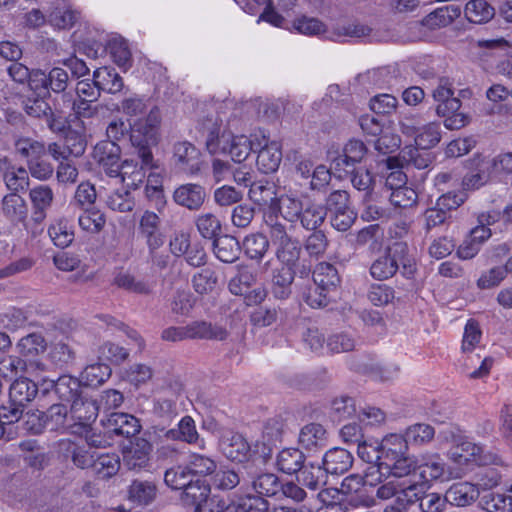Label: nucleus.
Segmentation results:
<instances>
[{
    "instance_id": "4d7b16f0",
    "label": "nucleus",
    "mask_w": 512,
    "mask_h": 512,
    "mask_svg": "<svg viewBox=\"0 0 512 512\" xmlns=\"http://www.w3.org/2000/svg\"><path fill=\"white\" fill-rule=\"evenodd\" d=\"M378 474L376 471L370 469L367 470L365 478L358 474H351L344 478L341 484V490L345 494H359L362 495V490L365 485L373 486V476Z\"/></svg>"
},
{
    "instance_id": "dca6fc26",
    "label": "nucleus",
    "mask_w": 512,
    "mask_h": 512,
    "mask_svg": "<svg viewBox=\"0 0 512 512\" xmlns=\"http://www.w3.org/2000/svg\"><path fill=\"white\" fill-rule=\"evenodd\" d=\"M173 160L177 168L184 173L195 174L200 170V151L188 141L174 145Z\"/></svg>"
},
{
    "instance_id": "a211bd4d",
    "label": "nucleus",
    "mask_w": 512,
    "mask_h": 512,
    "mask_svg": "<svg viewBox=\"0 0 512 512\" xmlns=\"http://www.w3.org/2000/svg\"><path fill=\"white\" fill-rule=\"evenodd\" d=\"M219 445L224 456L231 461L242 463L250 457V445L240 434L229 432L223 435Z\"/></svg>"
},
{
    "instance_id": "cd10ccee",
    "label": "nucleus",
    "mask_w": 512,
    "mask_h": 512,
    "mask_svg": "<svg viewBox=\"0 0 512 512\" xmlns=\"http://www.w3.org/2000/svg\"><path fill=\"white\" fill-rule=\"evenodd\" d=\"M38 385L26 377L16 379L10 386L9 398L13 403L26 406L38 394Z\"/></svg>"
},
{
    "instance_id": "473e14b6",
    "label": "nucleus",
    "mask_w": 512,
    "mask_h": 512,
    "mask_svg": "<svg viewBox=\"0 0 512 512\" xmlns=\"http://www.w3.org/2000/svg\"><path fill=\"white\" fill-rule=\"evenodd\" d=\"M29 197L34 208L35 220L43 221L46 217V210L53 202L54 194L52 189L46 185H39L30 190Z\"/></svg>"
},
{
    "instance_id": "e433bc0d",
    "label": "nucleus",
    "mask_w": 512,
    "mask_h": 512,
    "mask_svg": "<svg viewBox=\"0 0 512 512\" xmlns=\"http://www.w3.org/2000/svg\"><path fill=\"white\" fill-rule=\"evenodd\" d=\"M460 14L461 8L458 5L444 6L430 13L424 19V24L431 29L445 27L458 18Z\"/></svg>"
},
{
    "instance_id": "13d9d810",
    "label": "nucleus",
    "mask_w": 512,
    "mask_h": 512,
    "mask_svg": "<svg viewBox=\"0 0 512 512\" xmlns=\"http://www.w3.org/2000/svg\"><path fill=\"white\" fill-rule=\"evenodd\" d=\"M79 18V13L70 6H57L50 12L48 21L58 29L70 28Z\"/></svg>"
},
{
    "instance_id": "bf43d9fd",
    "label": "nucleus",
    "mask_w": 512,
    "mask_h": 512,
    "mask_svg": "<svg viewBox=\"0 0 512 512\" xmlns=\"http://www.w3.org/2000/svg\"><path fill=\"white\" fill-rule=\"evenodd\" d=\"M92 468L100 478H109L118 472L120 459L116 454L97 455Z\"/></svg>"
},
{
    "instance_id": "20e7f679",
    "label": "nucleus",
    "mask_w": 512,
    "mask_h": 512,
    "mask_svg": "<svg viewBox=\"0 0 512 512\" xmlns=\"http://www.w3.org/2000/svg\"><path fill=\"white\" fill-rule=\"evenodd\" d=\"M402 265L403 274L411 277L415 272L414 261L408 253L405 242L396 241L387 248V253L377 258L370 267V274L374 279L385 280L392 277Z\"/></svg>"
},
{
    "instance_id": "423d86ee",
    "label": "nucleus",
    "mask_w": 512,
    "mask_h": 512,
    "mask_svg": "<svg viewBox=\"0 0 512 512\" xmlns=\"http://www.w3.org/2000/svg\"><path fill=\"white\" fill-rule=\"evenodd\" d=\"M265 227L270 242L276 249L277 259L285 265H295L301 253L299 241L292 237L284 224L280 221H274L271 215L267 216Z\"/></svg>"
},
{
    "instance_id": "aec40b11",
    "label": "nucleus",
    "mask_w": 512,
    "mask_h": 512,
    "mask_svg": "<svg viewBox=\"0 0 512 512\" xmlns=\"http://www.w3.org/2000/svg\"><path fill=\"white\" fill-rule=\"evenodd\" d=\"M205 197V189L193 183L183 184L173 193L174 201L189 210H198L204 203Z\"/></svg>"
},
{
    "instance_id": "49530a36",
    "label": "nucleus",
    "mask_w": 512,
    "mask_h": 512,
    "mask_svg": "<svg viewBox=\"0 0 512 512\" xmlns=\"http://www.w3.org/2000/svg\"><path fill=\"white\" fill-rule=\"evenodd\" d=\"M193 481V475L186 465L173 466L165 471L164 482L171 489H184Z\"/></svg>"
},
{
    "instance_id": "72a5a7b5",
    "label": "nucleus",
    "mask_w": 512,
    "mask_h": 512,
    "mask_svg": "<svg viewBox=\"0 0 512 512\" xmlns=\"http://www.w3.org/2000/svg\"><path fill=\"white\" fill-rule=\"evenodd\" d=\"M27 370L33 373L36 370L44 371L45 365L42 362H31L29 365L18 356H5L0 360V376L12 378L18 372Z\"/></svg>"
},
{
    "instance_id": "5fc2aeb1",
    "label": "nucleus",
    "mask_w": 512,
    "mask_h": 512,
    "mask_svg": "<svg viewBox=\"0 0 512 512\" xmlns=\"http://www.w3.org/2000/svg\"><path fill=\"white\" fill-rule=\"evenodd\" d=\"M218 277L212 268H204L192 277V286L198 294L211 293L217 286Z\"/></svg>"
},
{
    "instance_id": "c756f323",
    "label": "nucleus",
    "mask_w": 512,
    "mask_h": 512,
    "mask_svg": "<svg viewBox=\"0 0 512 512\" xmlns=\"http://www.w3.org/2000/svg\"><path fill=\"white\" fill-rule=\"evenodd\" d=\"M302 209L303 203L298 197L293 194H284L276 200L275 216L279 221L278 213H280L283 219L293 224L299 220Z\"/></svg>"
},
{
    "instance_id": "a878e982",
    "label": "nucleus",
    "mask_w": 512,
    "mask_h": 512,
    "mask_svg": "<svg viewBox=\"0 0 512 512\" xmlns=\"http://www.w3.org/2000/svg\"><path fill=\"white\" fill-rule=\"evenodd\" d=\"M48 235L56 247L67 248L74 241V226L65 217L56 218L48 227Z\"/></svg>"
},
{
    "instance_id": "603ef678",
    "label": "nucleus",
    "mask_w": 512,
    "mask_h": 512,
    "mask_svg": "<svg viewBox=\"0 0 512 512\" xmlns=\"http://www.w3.org/2000/svg\"><path fill=\"white\" fill-rule=\"evenodd\" d=\"M156 493V486L147 481H133L129 487L130 499L139 505H147L152 502Z\"/></svg>"
},
{
    "instance_id": "37998d69",
    "label": "nucleus",
    "mask_w": 512,
    "mask_h": 512,
    "mask_svg": "<svg viewBox=\"0 0 512 512\" xmlns=\"http://www.w3.org/2000/svg\"><path fill=\"white\" fill-rule=\"evenodd\" d=\"M209 496L210 486L204 481L197 479L184 488L182 501L185 505L196 509V506L204 502Z\"/></svg>"
},
{
    "instance_id": "774afa93",
    "label": "nucleus",
    "mask_w": 512,
    "mask_h": 512,
    "mask_svg": "<svg viewBox=\"0 0 512 512\" xmlns=\"http://www.w3.org/2000/svg\"><path fill=\"white\" fill-rule=\"evenodd\" d=\"M3 180L11 193H19L27 189L29 185L28 172L25 168H12L10 172L5 173Z\"/></svg>"
},
{
    "instance_id": "6e6552de",
    "label": "nucleus",
    "mask_w": 512,
    "mask_h": 512,
    "mask_svg": "<svg viewBox=\"0 0 512 512\" xmlns=\"http://www.w3.org/2000/svg\"><path fill=\"white\" fill-rule=\"evenodd\" d=\"M387 479L379 482V475L374 478V485L380 484L377 488L376 496L382 500H388L392 497L403 499L404 501H418L420 498V491L423 489L421 485L411 482L408 476H397L387 474Z\"/></svg>"
},
{
    "instance_id": "9d476101",
    "label": "nucleus",
    "mask_w": 512,
    "mask_h": 512,
    "mask_svg": "<svg viewBox=\"0 0 512 512\" xmlns=\"http://www.w3.org/2000/svg\"><path fill=\"white\" fill-rule=\"evenodd\" d=\"M401 132L406 136H413L415 144L422 150L431 149L441 140V128L438 122H430L422 127H415L412 119L400 121Z\"/></svg>"
},
{
    "instance_id": "c85d7f7f",
    "label": "nucleus",
    "mask_w": 512,
    "mask_h": 512,
    "mask_svg": "<svg viewBox=\"0 0 512 512\" xmlns=\"http://www.w3.org/2000/svg\"><path fill=\"white\" fill-rule=\"evenodd\" d=\"M93 80L99 91L109 94H116L124 87L122 77L112 67L104 66L96 69L93 72Z\"/></svg>"
},
{
    "instance_id": "1a4fd4ad",
    "label": "nucleus",
    "mask_w": 512,
    "mask_h": 512,
    "mask_svg": "<svg viewBox=\"0 0 512 512\" xmlns=\"http://www.w3.org/2000/svg\"><path fill=\"white\" fill-rule=\"evenodd\" d=\"M254 152H257L258 169L265 173L278 170L282 161V144L278 140H271L263 130L253 132Z\"/></svg>"
},
{
    "instance_id": "ea45409f",
    "label": "nucleus",
    "mask_w": 512,
    "mask_h": 512,
    "mask_svg": "<svg viewBox=\"0 0 512 512\" xmlns=\"http://www.w3.org/2000/svg\"><path fill=\"white\" fill-rule=\"evenodd\" d=\"M106 50L112 60L121 68L126 70L131 65V52L127 42L118 36L111 37L107 44Z\"/></svg>"
},
{
    "instance_id": "79ce46f5",
    "label": "nucleus",
    "mask_w": 512,
    "mask_h": 512,
    "mask_svg": "<svg viewBox=\"0 0 512 512\" xmlns=\"http://www.w3.org/2000/svg\"><path fill=\"white\" fill-rule=\"evenodd\" d=\"M313 280L318 288L322 290H330L338 285L339 276L333 265L322 262L315 267Z\"/></svg>"
},
{
    "instance_id": "9b49d317",
    "label": "nucleus",
    "mask_w": 512,
    "mask_h": 512,
    "mask_svg": "<svg viewBox=\"0 0 512 512\" xmlns=\"http://www.w3.org/2000/svg\"><path fill=\"white\" fill-rule=\"evenodd\" d=\"M366 153L367 148L362 141L351 139L343 147L342 154L334 157L329 153L328 158L336 176L342 178L348 172L347 168L361 162Z\"/></svg>"
},
{
    "instance_id": "680f3d73",
    "label": "nucleus",
    "mask_w": 512,
    "mask_h": 512,
    "mask_svg": "<svg viewBox=\"0 0 512 512\" xmlns=\"http://www.w3.org/2000/svg\"><path fill=\"white\" fill-rule=\"evenodd\" d=\"M481 506L487 512H512V496L491 492L482 497Z\"/></svg>"
},
{
    "instance_id": "b1692460",
    "label": "nucleus",
    "mask_w": 512,
    "mask_h": 512,
    "mask_svg": "<svg viewBox=\"0 0 512 512\" xmlns=\"http://www.w3.org/2000/svg\"><path fill=\"white\" fill-rule=\"evenodd\" d=\"M479 488L470 482H459L453 484L446 491L448 503L458 507H464L473 503L479 497Z\"/></svg>"
},
{
    "instance_id": "2eb2a0df",
    "label": "nucleus",
    "mask_w": 512,
    "mask_h": 512,
    "mask_svg": "<svg viewBox=\"0 0 512 512\" xmlns=\"http://www.w3.org/2000/svg\"><path fill=\"white\" fill-rule=\"evenodd\" d=\"M160 224V217L153 211H145L140 218L139 232L145 238L150 253L159 249L165 242Z\"/></svg>"
},
{
    "instance_id": "c9c22d12",
    "label": "nucleus",
    "mask_w": 512,
    "mask_h": 512,
    "mask_svg": "<svg viewBox=\"0 0 512 512\" xmlns=\"http://www.w3.org/2000/svg\"><path fill=\"white\" fill-rule=\"evenodd\" d=\"M79 227L91 234L101 232L106 225L105 214L96 207H89L83 210L78 217Z\"/></svg>"
},
{
    "instance_id": "6e6d98bb",
    "label": "nucleus",
    "mask_w": 512,
    "mask_h": 512,
    "mask_svg": "<svg viewBox=\"0 0 512 512\" xmlns=\"http://www.w3.org/2000/svg\"><path fill=\"white\" fill-rule=\"evenodd\" d=\"M186 464L193 476H206L214 473L217 468V464L214 459L207 455L195 452L188 455Z\"/></svg>"
},
{
    "instance_id": "412c9836",
    "label": "nucleus",
    "mask_w": 512,
    "mask_h": 512,
    "mask_svg": "<svg viewBox=\"0 0 512 512\" xmlns=\"http://www.w3.org/2000/svg\"><path fill=\"white\" fill-rule=\"evenodd\" d=\"M1 211L5 218L13 224L24 223L28 217L27 203L17 193H9L3 197Z\"/></svg>"
},
{
    "instance_id": "338daca9",
    "label": "nucleus",
    "mask_w": 512,
    "mask_h": 512,
    "mask_svg": "<svg viewBox=\"0 0 512 512\" xmlns=\"http://www.w3.org/2000/svg\"><path fill=\"white\" fill-rule=\"evenodd\" d=\"M106 134L109 141L101 142L100 144L109 143L111 145L106 149V154H118L119 148L116 145L117 141L124 139L128 134V126L122 119H117L109 123L106 129Z\"/></svg>"
},
{
    "instance_id": "a19ab883",
    "label": "nucleus",
    "mask_w": 512,
    "mask_h": 512,
    "mask_svg": "<svg viewBox=\"0 0 512 512\" xmlns=\"http://www.w3.org/2000/svg\"><path fill=\"white\" fill-rule=\"evenodd\" d=\"M327 209L321 204L307 203L303 209L298 221L303 228L307 230L317 229L325 220Z\"/></svg>"
},
{
    "instance_id": "4be33fe9",
    "label": "nucleus",
    "mask_w": 512,
    "mask_h": 512,
    "mask_svg": "<svg viewBox=\"0 0 512 512\" xmlns=\"http://www.w3.org/2000/svg\"><path fill=\"white\" fill-rule=\"evenodd\" d=\"M451 84L447 80H441L437 88L433 91V98L439 102L436 107L438 116H447L450 112H456L461 107V102L454 97Z\"/></svg>"
},
{
    "instance_id": "0e129e2a",
    "label": "nucleus",
    "mask_w": 512,
    "mask_h": 512,
    "mask_svg": "<svg viewBox=\"0 0 512 512\" xmlns=\"http://www.w3.org/2000/svg\"><path fill=\"white\" fill-rule=\"evenodd\" d=\"M196 226L202 237L206 239H216L221 232V222L218 217L212 213H204L197 217Z\"/></svg>"
},
{
    "instance_id": "6ab92c4d",
    "label": "nucleus",
    "mask_w": 512,
    "mask_h": 512,
    "mask_svg": "<svg viewBox=\"0 0 512 512\" xmlns=\"http://www.w3.org/2000/svg\"><path fill=\"white\" fill-rule=\"evenodd\" d=\"M248 194L251 201L262 207L265 225L268 215L273 216L274 221H277L275 216L277 197L273 186L261 182L253 183L250 185Z\"/></svg>"
},
{
    "instance_id": "4468645a",
    "label": "nucleus",
    "mask_w": 512,
    "mask_h": 512,
    "mask_svg": "<svg viewBox=\"0 0 512 512\" xmlns=\"http://www.w3.org/2000/svg\"><path fill=\"white\" fill-rule=\"evenodd\" d=\"M296 173L303 179L310 178V188L320 190L331 180V171L324 164L316 165L311 159H300L296 164Z\"/></svg>"
},
{
    "instance_id": "39448f33",
    "label": "nucleus",
    "mask_w": 512,
    "mask_h": 512,
    "mask_svg": "<svg viewBox=\"0 0 512 512\" xmlns=\"http://www.w3.org/2000/svg\"><path fill=\"white\" fill-rule=\"evenodd\" d=\"M439 438L443 442L451 444L448 458L455 464L484 463L482 459L483 448L471 442L459 428L449 427L439 433Z\"/></svg>"
},
{
    "instance_id": "f8f14e48",
    "label": "nucleus",
    "mask_w": 512,
    "mask_h": 512,
    "mask_svg": "<svg viewBox=\"0 0 512 512\" xmlns=\"http://www.w3.org/2000/svg\"><path fill=\"white\" fill-rule=\"evenodd\" d=\"M152 444L144 439L137 438L123 450V464L129 470L142 471L150 466Z\"/></svg>"
},
{
    "instance_id": "c03bdc74",
    "label": "nucleus",
    "mask_w": 512,
    "mask_h": 512,
    "mask_svg": "<svg viewBox=\"0 0 512 512\" xmlns=\"http://www.w3.org/2000/svg\"><path fill=\"white\" fill-rule=\"evenodd\" d=\"M434 436L435 429L433 426L426 423H416L407 427L404 438L408 445L423 446L432 441Z\"/></svg>"
},
{
    "instance_id": "f3484780",
    "label": "nucleus",
    "mask_w": 512,
    "mask_h": 512,
    "mask_svg": "<svg viewBox=\"0 0 512 512\" xmlns=\"http://www.w3.org/2000/svg\"><path fill=\"white\" fill-rule=\"evenodd\" d=\"M99 412V406L96 400L87 397L83 393L75 398L70 404V417L74 426L86 428L93 422Z\"/></svg>"
},
{
    "instance_id": "de8ad7c7",
    "label": "nucleus",
    "mask_w": 512,
    "mask_h": 512,
    "mask_svg": "<svg viewBox=\"0 0 512 512\" xmlns=\"http://www.w3.org/2000/svg\"><path fill=\"white\" fill-rule=\"evenodd\" d=\"M55 393L60 400L71 403L83 391L81 390V383L77 378L70 375H62L56 381Z\"/></svg>"
},
{
    "instance_id": "69168bd1",
    "label": "nucleus",
    "mask_w": 512,
    "mask_h": 512,
    "mask_svg": "<svg viewBox=\"0 0 512 512\" xmlns=\"http://www.w3.org/2000/svg\"><path fill=\"white\" fill-rule=\"evenodd\" d=\"M15 149L18 154L27 160H34L37 157H44L46 149L44 144L31 138H20L15 142Z\"/></svg>"
},
{
    "instance_id": "052dcab7",
    "label": "nucleus",
    "mask_w": 512,
    "mask_h": 512,
    "mask_svg": "<svg viewBox=\"0 0 512 512\" xmlns=\"http://www.w3.org/2000/svg\"><path fill=\"white\" fill-rule=\"evenodd\" d=\"M482 166L489 170L492 178L512 173V152L500 153L492 160L482 158Z\"/></svg>"
},
{
    "instance_id": "ddd939ff",
    "label": "nucleus",
    "mask_w": 512,
    "mask_h": 512,
    "mask_svg": "<svg viewBox=\"0 0 512 512\" xmlns=\"http://www.w3.org/2000/svg\"><path fill=\"white\" fill-rule=\"evenodd\" d=\"M105 434L124 437L134 436L140 432L141 426L136 417L126 413L113 412L106 420H102Z\"/></svg>"
},
{
    "instance_id": "7ed1b4c3",
    "label": "nucleus",
    "mask_w": 512,
    "mask_h": 512,
    "mask_svg": "<svg viewBox=\"0 0 512 512\" xmlns=\"http://www.w3.org/2000/svg\"><path fill=\"white\" fill-rule=\"evenodd\" d=\"M206 147L211 154H226L236 163L244 162L255 150L253 133L248 137L234 134L231 130L220 126L212 128L206 139Z\"/></svg>"
},
{
    "instance_id": "f03ea898",
    "label": "nucleus",
    "mask_w": 512,
    "mask_h": 512,
    "mask_svg": "<svg viewBox=\"0 0 512 512\" xmlns=\"http://www.w3.org/2000/svg\"><path fill=\"white\" fill-rule=\"evenodd\" d=\"M409 445L404 436L397 433L386 435L381 441V461L378 466H370V469L381 476L393 474L397 476H409L417 464L415 456L408 455Z\"/></svg>"
},
{
    "instance_id": "4c0bfd02",
    "label": "nucleus",
    "mask_w": 512,
    "mask_h": 512,
    "mask_svg": "<svg viewBox=\"0 0 512 512\" xmlns=\"http://www.w3.org/2000/svg\"><path fill=\"white\" fill-rule=\"evenodd\" d=\"M464 12L467 20L476 24L486 23L495 15L494 8L485 0H470Z\"/></svg>"
},
{
    "instance_id": "f704fd0d",
    "label": "nucleus",
    "mask_w": 512,
    "mask_h": 512,
    "mask_svg": "<svg viewBox=\"0 0 512 512\" xmlns=\"http://www.w3.org/2000/svg\"><path fill=\"white\" fill-rule=\"evenodd\" d=\"M47 343L41 333L33 332L22 337L16 343V350L21 357L34 358L45 352Z\"/></svg>"
},
{
    "instance_id": "393cba45",
    "label": "nucleus",
    "mask_w": 512,
    "mask_h": 512,
    "mask_svg": "<svg viewBox=\"0 0 512 512\" xmlns=\"http://www.w3.org/2000/svg\"><path fill=\"white\" fill-rule=\"evenodd\" d=\"M186 332L188 339H203V340H224L228 332L225 328L219 325H213L210 322L199 320L193 321L186 325Z\"/></svg>"
},
{
    "instance_id": "3c124183",
    "label": "nucleus",
    "mask_w": 512,
    "mask_h": 512,
    "mask_svg": "<svg viewBox=\"0 0 512 512\" xmlns=\"http://www.w3.org/2000/svg\"><path fill=\"white\" fill-rule=\"evenodd\" d=\"M293 265H283L273 275V292L276 297L284 299L290 294V286L294 280Z\"/></svg>"
},
{
    "instance_id": "e2e57ef3",
    "label": "nucleus",
    "mask_w": 512,
    "mask_h": 512,
    "mask_svg": "<svg viewBox=\"0 0 512 512\" xmlns=\"http://www.w3.org/2000/svg\"><path fill=\"white\" fill-rule=\"evenodd\" d=\"M114 284L119 288L139 294H147L151 291V285L144 280L136 279L129 272L121 271L114 278Z\"/></svg>"
},
{
    "instance_id": "09e8293b",
    "label": "nucleus",
    "mask_w": 512,
    "mask_h": 512,
    "mask_svg": "<svg viewBox=\"0 0 512 512\" xmlns=\"http://www.w3.org/2000/svg\"><path fill=\"white\" fill-rule=\"evenodd\" d=\"M303 463V453L294 448L283 449L277 457V466L279 470L287 474L298 473Z\"/></svg>"
},
{
    "instance_id": "0eeeda50",
    "label": "nucleus",
    "mask_w": 512,
    "mask_h": 512,
    "mask_svg": "<svg viewBox=\"0 0 512 512\" xmlns=\"http://www.w3.org/2000/svg\"><path fill=\"white\" fill-rule=\"evenodd\" d=\"M416 459V468L410 472L408 478L411 482L423 487L420 496L430 488L432 481H448L454 477L439 454H423Z\"/></svg>"
},
{
    "instance_id": "58836bf2",
    "label": "nucleus",
    "mask_w": 512,
    "mask_h": 512,
    "mask_svg": "<svg viewBox=\"0 0 512 512\" xmlns=\"http://www.w3.org/2000/svg\"><path fill=\"white\" fill-rule=\"evenodd\" d=\"M214 253L216 257L225 263L234 262L239 255L240 246L236 238L232 236H222L214 240Z\"/></svg>"
},
{
    "instance_id": "a18cd8bd",
    "label": "nucleus",
    "mask_w": 512,
    "mask_h": 512,
    "mask_svg": "<svg viewBox=\"0 0 512 512\" xmlns=\"http://www.w3.org/2000/svg\"><path fill=\"white\" fill-rule=\"evenodd\" d=\"M46 423L52 430L71 429L74 427L70 417V410L68 411L65 404L52 405L46 413Z\"/></svg>"
},
{
    "instance_id": "5701e85b",
    "label": "nucleus",
    "mask_w": 512,
    "mask_h": 512,
    "mask_svg": "<svg viewBox=\"0 0 512 512\" xmlns=\"http://www.w3.org/2000/svg\"><path fill=\"white\" fill-rule=\"evenodd\" d=\"M165 435L171 440L197 444L200 448L205 447L204 440L199 439L195 421L191 416H184L177 424V427L168 430Z\"/></svg>"
},
{
    "instance_id": "bb28decb",
    "label": "nucleus",
    "mask_w": 512,
    "mask_h": 512,
    "mask_svg": "<svg viewBox=\"0 0 512 512\" xmlns=\"http://www.w3.org/2000/svg\"><path fill=\"white\" fill-rule=\"evenodd\" d=\"M323 467L328 474H343L349 470L353 463V456L343 448H333L323 457Z\"/></svg>"
},
{
    "instance_id": "8fccbe9b",
    "label": "nucleus",
    "mask_w": 512,
    "mask_h": 512,
    "mask_svg": "<svg viewBox=\"0 0 512 512\" xmlns=\"http://www.w3.org/2000/svg\"><path fill=\"white\" fill-rule=\"evenodd\" d=\"M269 241L261 233L250 234L243 240V249L249 258L261 260L268 251Z\"/></svg>"
},
{
    "instance_id": "864d4df0",
    "label": "nucleus",
    "mask_w": 512,
    "mask_h": 512,
    "mask_svg": "<svg viewBox=\"0 0 512 512\" xmlns=\"http://www.w3.org/2000/svg\"><path fill=\"white\" fill-rule=\"evenodd\" d=\"M111 375V368L104 363L90 364L81 373L82 381L87 386H99Z\"/></svg>"
},
{
    "instance_id": "2f4dec72",
    "label": "nucleus",
    "mask_w": 512,
    "mask_h": 512,
    "mask_svg": "<svg viewBox=\"0 0 512 512\" xmlns=\"http://www.w3.org/2000/svg\"><path fill=\"white\" fill-rule=\"evenodd\" d=\"M297 480L303 486L316 490L326 484L327 472L324 467L319 464L303 463L298 471Z\"/></svg>"
},
{
    "instance_id": "f257e3e1",
    "label": "nucleus",
    "mask_w": 512,
    "mask_h": 512,
    "mask_svg": "<svg viewBox=\"0 0 512 512\" xmlns=\"http://www.w3.org/2000/svg\"><path fill=\"white\" fill-rule=\"evenodd\" d=\"M160 124L161 114L157 107H153L144 118L129 124V138L131 144L138 149L141 166L130 159L120 161L118 154H106L109 143L97 144L94 148V158L105 174L111 178H118L127 189H138L146 177L145 169L157 167L150 148L157 145L159 141Z\"/></svg>"
},
{
    "instance_id": "7c9ffc66",
    "label": "nucleus",
    "mask_w": 512,
    "mask_h": 512,
    "mask_svg": "<svg viewBox=\"0 0 512 512\" xmlns=\"http://www.w3.org/2000/svg\"><path fill=\"white\" fill-rule=\"evenodd\" d=\"M299 443L308 451L321 448L327 443V432L320 424H307L300 431Z\"/></svg>"
}]
</instances>
